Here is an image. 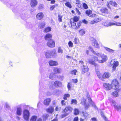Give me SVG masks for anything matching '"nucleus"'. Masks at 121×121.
<instances>
[{"instance_id":"nucleus-59","label":"nucleus","mask_w":121,"mask_h":121,"mask_svg":"<svg viewBox=\"0 0 121 121\" xmlns=\"http://www.w3.org/2000/svg\"><path fill=\"white\" fill-rule=\"evenodd\" d=\"M77 72V71L76 70L74 69L73 70H72L71 72V73L72 74H74L75 75H76V72Z\"/></svg>"},{"instance_id":"nucleus-37","label":"nucleus","mask_w":121,"mask_h":121,"mask_svg":"<svg viewBox=\"0 0 121 121\" xmlns=\"http://www.w3.org/2000/svg\"><path fill=\"white\" fill-rule=\"evenodd\" d=\"M65 5L66 6L69 8L70 9L72 8V7L71 4L69 2H66L65 4Z\"/></svg>"},{"instance_id":"nucleus-49","label":"nucleus","mask_w":121,"mask_h":121,"mask_svg":"<svg viewBox=\"0 0 121 121\" xmlns=\"http://www.w3.org/2000/svg\"><path fill=\"white\" fill-rule=\"evenodd\" d=\"M81 104L82 105H85L86 104V100L85 99H83L81 101Z\"/></svg>"},{"instance_id":"nucleus-4","label":"nucleus","mask_w":121,"mask_h":121,"mask_svg":"<svg viewBox=\"0 0 121 121\" xmlns=\"http://www.w3.org/2000/svg\"><path fill=\"white\" fill-rule=\"evenodd\" d=\"M30 115L29 111L27 109H25L23 112V117L24 119L27 120L29 119Z\"/></svg>"},{"instance_id":"nucleus-25","label":"nucleus","mask_w":121,"mask_h":121,"mask_svg":"<svg viewBox=\"0 0 121 121\" xmlns=\"http://www.w3.org/2000/svg\"><path fill=\"white\" fill-rule=\"evenodd\" d=\"M94 61L93 60H91L89 61V62L91 64L94 65L95 67V68L98 67L99 66V65L98 64H95Z\"/></svg>"},{"instance_id":"nucleus-42","label":"nucleus","mask_w":121,"mask_h":121,"mask_svg":"<svg viewBox=\"0 0 121 121\" xmlns=\"http://www.w3.org/2000/svg\"><path fill=\"white\" fill-rule=\"evenodd\" d=\"M77 103V101L76 99H72L71 100V104H76Z\"/></svg>"},{"instance_id":"nucleus-29","label":"nucleus","mask_w":121,"mask_h":121,"mask_svg":"<svg viewBox=\"0 0 121 121\" xmlns=\"http://www.w3.org/2000/svg\"><path fill=\"white\" fill-rule=\"evenodd\" d=\"M56 76L54 73H51L49 76V78L52 80L56 78Z\"/></svg>"},{"instance_id":"nucleus-64","label":"nucleus","mask_w":121,"mask_h":121,"mask_svg":"<svg viewBox=\"0 0 121 121\" xmlns=\"http://www.w3.org/2000/svg\"><path fill=\"white\" fill-rule=\"evenodd\" d=\"M75 11L76 12L78 13V15H80L81 14V13L78 10V9L77 8H75Z\"/></svg>"},{"instance_id":"nucleus-1","label":"nucleus","mask_w":121,"mask_h":121,"mask_svg":"<svg viewBox=\"0 0 121 121\" xmlns=\"http://www.w3.org/2000/svg\"><path fill=\"white\" fill-rule=\"evenodd\" d=\"M48 86L50 88L52 89H54V82H50L49 83L48 81L47 80L46 81L43 80H40L39 81V85L40 87L39 89V91L40 92L39 96H41V95L40 92V93L41 92V89L44 90V89L48 87Z\"/></svg>"},{"instance_id":"nucleus-17","label":"nucleus","mask_w":121,"mask_h":121,"mask_svg":"<svg viewBox=\"0 0 121 121\" xmlns=\"http://www.w3.org/2000/svg\"><path fill=\"white\" fill-rule=\"evenodd\" d=\"M52 38V35L50 34H47L45 36V39L46 40H48L52 39H51Z\"/></svg>"},{"instance_id":"nucleus-53","label":"nucleus","mask_w":121,"mask_h":121,"mask_svg":"<svg viewBox=\"0 0 121 121\" xmlns=\"http://www.w3.org/2000/svg\"><path fill=\"white\" fill-rule=\"evenodd\" d=\"M117 108H115V109L117 110V111L120 110L121 111V105H117Z\"/></svg>"},{"instance_id":"nucleus-41","label":"nucleus","mask_w":121,"mask_h":121,"mask_svg":"<svg viewBox=\"0 0 121 121\" xmlns=\"http://www.w3.org/2000/svg\"><path fill=\"white\" fill-rule=\"evenodd\" d=\"M87 97L88 100L89 102L90 103H92V102H93V101H92L91 99V98L90 96L89 95H88V94H87Z\"/></svg>"},{"instance_id":"nucleus-33","label":"nucleus","mask_w":121,"mask_h":121,"mask_svg":"<svg viewBox=\"0 0 121 121\" xmlns=\"http://www.w3.org/2000/svg\"><path fill=\"white\" fill-rule=\"evenodd\" d=\"M49 116V115L48 114H43L42 116L43 121H46V120L47 119Z\"/></svg>"},{"instance_id":"nucleus-50","label":"nucleus","mask_w":121,"mask_h":121,"mask_svg":"<svg viewBox=\"0 0 121 121\" xmlns=\"http://www.w3.org/2000/svg\"><path fill=\"white\" fill-rule=\"evenodd\" d=\"M78 38L77 37H75L74 39L73 42L75 44H77L78 43Z\"/></svg>"},{"instance_id":"nucleus-38","label":"nucleus","mask_w":121,"mask_h":121,"mask_svg":"<svg viewBox=\"0 0 121 121\" xmlns=\"http://www.w3.org/2000/svg\"><path fill=\"white\" fill-rule=\"evenodd\" d=\"M103 25L106 27H108L109 26V22L107 21L103 22Z\"/></svg>"},{"instance_id":"nucleus-34","label":"nucleus","mask_w":121,"mask_h":121,"mask_svg":"<svg viewBox=\"0 0 121 121\" xmlns=\"http://www.w3.org/2000/svg\"><path fill=\"white\" fill-rule=\"evenodd\" d=\"M79 111L77 108H75L74 110V114L75 115H78L79 113Z\"/></svg>"},{"instance_id":"nucleus-27","label":"nucleus","mask_w":121,"mask_h":121,"mask_svg":"<svg viewBox=\"0 0 121 121\" xmlns=\"http://www.w3.org/2000/svg\"><path fill=\"white\" fill-rule=\"evenodd\" d=\"M51 57H54L56 56V50H50Z\"/></svg>"},{"instance_id":"nucleus-31","label":"nucleus","mask_w":121,"mask_h":121,"mask_svg":"<svg viewBox=\"0 0 121 121\" xmlns=\"http://www.w3.org/2000/svg\"><path fill=\"white\" fill-rule=\"evenodd\" d=\"M104 48L107 51L111 53H113L114 52V50L111 49L107 47H104Z\"/></svg>"},{"instance_id":"nucleus-3","label":"nucleus","mask_w":121,"mask_h":121,"mask_svg":"<svg viewBox=\"0 0 121 121\" xmlns=\"http://www.w3.org/2000/svg\"><path fill=\"white\" fill-rule=\"evenodd\" d=\"M28 11L27 10L21 9L20 10V16L23 19H26L29 17V15Z\"/></svg>"},{"instance_id":"nucleus-6","label":"nucleus","mask_w":121,"mask_h":121,"mask_svg":"<svg viewBox=\"0 0 121 121\" xmlns=\"http://www.w3.org/2000/svg\"><path fill=\"white\" fill-rule=\"evenodd\" d=\"M79 63L82 65V66H81V67L83 72H84V73L87 72L88 71L89 69L88 67L86 66L83 65L84 63L83 61L81 60L80 61H79Z\"/></svg>"},{"instance_id":"nucleus-55","label":"nucleus","mask_w":121,"mask_h":121,"mask_svg":"<svg viewBox=\"0 0 121 121\" xmlns=\"http://www.w3.org/2000/svg\"><path fill=\"white\" fill-rule=\"evenodd\" d=\"M68 45L70 47H73V43L71 41H69L68 43Z\"/></svg>"},{"instance_id":"nucleus-13","label":"nucleus","mask_w":121,"mask_h":121,"mask_svg":"<svg viewBox=\"0 0 121 121\" xmlns=\"http://www.w3.org/2000/svg\"><path fill=\"white\" fill-rule=\"evenodd\" d=\"M44 15L42 12L38 13L36 15L37 19L38 20H41L43 17Z\"/></svg>"},{"instance_id":"nucleus-44","label":"nucleus","mask_w":121,"mask_h":121,"mask_svg":"<svg viewBox=\"0 0 121 121\" xmlns=\"http://www.w3.org/2000/svg\"><path fill=\"white\" fill-rule=\"evenodd\" d=\"M37 119V117L36 116H32L31 119L30 121H36Z\"/></svg>"},{"instance_id":"nucleus-35","label":"nucleus","mask_w":121,"mask_h":121,"mask_svg":"<svg viewBox=\"0 0 121 121\" xmlns=\"http://www.w3.org/2000/svg\"><path fill=\"white\" fill-rule=\"evenodd\" d=\"M70 24L71 25L72 27L73 28H76V24L75 22L73 21L72 22L71 21Z\"/></svg>"},{"instance_id":"nucleus-63","label":"nucleus","mask_w":121,"mask_h":121,"mask_svg":"<svg viewBox=\"0 0 121 121\" xmlns=\"http://www.w3.org/2000/svg\"><path fill=\"white\" fill-rule=\"evenodd\" d=\"M92 103H90L93 106L94 108L95 109H97V107L96 106V105H95L94 103L93 102H92Z\"/></svg>"},{"instance_id":"nucleus-28","label":"nucleus","mask_w":121,"mask_h":121,"mask_svg":"<svg viewBox=\"0 0 121 121\" xmlns=\"http://www.w3.org/2000/svg\"><path fill=\"white\" fill-rule=\"evenodd\" d=\"M51 100L50 98H48L45 99L44 101V103L45 105H48L49 104Z\"/></svg>"},{"instance_id":"nucleus-24","label":"nucleus","mask_w":121,"mask_h":121,"mask_svg":"<svg viewBox=\"0 0 121 121\" xmlns=\"http://www.w3.org/2000/svg\"><path fill=\"white\" fill-rule=\"evenodd\" d=\"M100 11L103 13L105 14L108 13V9L106 8H103L100 9Z\"/></svg>"},{"instance_id":"nucleus-18","label":"nucleus","mask_w":121,"mask_h":121,"mask_svg":"<svg viewBox=\"0 0 121 121\" xmlns=\"http://www.w3.org/2000/svg\"><path fill=\"white\" fill-rule=\"evenodd\" d=\"M61 82L58 81H55L54 82V85L56 87L61 86Z\"/></svg>"},{"instance_id":"nucleus-47","label":"nucleus","mask_w":121,"mask_h":121,"mask_svg":"<svg viewBox=\"0 0 121 121\" xmlns=\"http://www.w3.org/2000/svg\"><path fill=\"white\" fill-rule=\"evenodd\" d=\"M109 3L113 5L115 7H117V3L115 2H113L112 1H110Z\"/></svg>"},{"instance_id":"nucleus-21","label":"nucleus","mask_w":121,"mask_h":121,"mask_svg":"<svg viewBox=\"0 0 121 121\" xmlns=\"http://www.w3.org/2000/svg\"><path fill=\"white\" fill-rule=\"evenodd\" d=\"M95 72L98 78L101 80L102 76H101L100 73L98 69V67L95 68Z\"/></svg>"},{"instance_id":"nucleus-46","label":"nucleus","mask_w":121,"mask_h":121,"mask_svg":"<svg viewBox=\"0 0 121 121\" xmlns=\"http://www.w3.org/2000/svg\"><path fill=\"white\" fill-rule=\"evenodd\" d=\"M92 12L90 10H87L85 12L86 14L88 15V16H89V15L91 14Z\"/></svg>"},{"instance_id":"nucleus-52","label":"nucleus","mask_w":121,"mask_h":121,"mask_svg":"<svg viewBox=\"0 0 121 121\" xmlns=\"http://www.w3.org/2000/svg\"><path fill=\"white\" fill-rule=\"evenodd\" d=\"M92 58V60H93L94 61H98V58L97 57L94 56Z\"/></svg>"},{"instance_id":"nucleus-20","label":"nucleus","mask_w":121,"mask_h":121,"mask_svg":"<svg viewBox=\"0 0 121 121\" xmlns=\"http://www.w3.org/2000/svg\"><path fill=\"white\" fill-rule=\"evenodd\" d=\"M37 4V1L36 0H31L30 5L32 7H34Z\"/></svg>"},{"instance_id":"nucleus-10","label":"nucleus","mask_w":121,"mask_h":121,"mask_svg":"<svg viewBox=\"0 0 121 121\" xmlns=\"http://www.w3.org/2000/svg\"><path fill=\"white\" fill-rule=\"evenodd\" d=\"M110 75L108 73H105L102 76L101 80L104 81L105 78H108L110 76Z\"/></svg>"},{"instance_id":"nucleus-62","label":"nucleus","mask_w":121,"mask_h":121,"mask_svg":"<svg viewBox=\"0 0 121 121\" xmlns=\"http://www.w3.org/2000/svg\"><path fill=\"white\" fill-rule=\"evenodd\" d=\"M89 49L94 54H95V52L93 50V49L91 47H89Z\"/></svg>"},{"instance_id":"nucleus-39","label":"nucleus","mask_w":121,"mask_h":121,"mask_svg":"<svg viewBox=\"0 0 121 121\" xmlns=\"http://www.w3.org/2000/svg\"><path fill=\"white\" fill-rule=\"evenodd\" d=\"M62 16L60 15V14H58V20L59 21V22H62Z\"/></svg>"},{"instance_id":"nucleus-32","label":"nucleus","mask_w":121,"mask_h":121,"mask_svg":"<svg viewBox=\"0 0 121 121\" xmlns=\"http://www.w3.org/2000/svg\"><path fill=\"white\" fill-rule=\"evenodd\" d=\"M51 30V28L50 27L48 26L45 28L44 30V32H48Z\"/></svg>"},{"instance_id":"nucleus-22","label":"nucleus","mask_w":121,"mask_h":121,"mask_svg":"<svg viewBox=\"0 0 121 121\" xmlns=\"http://www.w3.org/2000/svg\"><path fill=\"white\" fill-rule=\"evenodd\" d=\"M22 109L21 108L18 107L17 108L16 114L18 116H20L22 113Z\"/></svg>"},{"instance_id":"nucleus-5","label":"nucleus","mask_w":121,"mask_h":121,"mask_svg":"<svg viewBox=\"0 0 121 121\" xmlns=\"http://www.w3.org/2000/svg\"><path fill=\"white\" fill-rule=\"evenodd\" d=\"M73 109V108L70 106H68L66 107L63 110V113H66L69 114L70 113Z\"/></svg>"},{"instance_id":"nucleus-30","label":"nucleus","mask_w":121,"mask_h":121,"mask_svg":"<svg viewBox=\"0 0 121 121\" xmlns=\"http://www.w3.org/2000/svg\"><path fill=\"white\" fill-rule=\"evenodd\" d=\"M45 25V23L44 22L40 23L39 24V27L40 29H42L44 27Z\"/></svg>"},{"instance_id":"nucleus-56","label":"nucleus","mask_w":121,"mask_h":121,"mask_svg":"<svg viewBox=\"0 0 121 121\" xmlns=\"http://www.w3.org/2000/svg\"><path fill=\"white\" fill-rule=\"evenodd\" d=\"M59 79L61 80H63L64 79V77L62 75H60L57 77Z\"/></svg>"},{"instance_id":"nucleus-45","label":"nucleus","mask_w":121,"mask_h":121,"mask_svg":"<svg viewBox=\"0 0 121 121\" xmlns=\"http://www.w3.org/2000/svg\"><path fill=\"white\" fill-rule=\"evenodd\" d=\"M79 32L81 35H83L85 33V31L81 29L80 30Z\"/></svg>"},{"instance_id":"nucleus-14","label":"nucleus","mask_w":121,"mask_h":121,"mask_svg":"<svg viewBox=\"0 0 121 121\" xmlns=\"http://www.w3.org/2000/svg\"><path fill=\"white\" fill-rule=\"evenodd\" d=\"M101 57L102 58V60H99V63H102L106 61L107 60V58L106 56L104 54L101 56Z\"/></svg>"},{"instance_id":"nucleus-7","label":"nucleus","mask_w":121,"mask_h":121,"mask_svg":"<svg viewBox=\"0 0 121 121\" xmlns=\"http://www.w3.org/2000/svg\"><path fill=\"white\" fill-rule=\"evenodd\" d=\"M90 39L92 41V45L96 48H99V44L95 39L93 38H90Z\"/></svg>"},{"instance_id":"nucleus-8","label":"nucleus","mask_w":121,"mask_h":121,"mask_svg":"<svg viewBox=\"0 0 121 121\" xmlns=\"http://www.w3.org/2000/svg\"><path fill=\"white\" fill-rule=\"evenodd\" d=\"M55 42L53 40L51 39L48 41L47 44L49 47L52 48L55 46Z\"/></svg>"},{"instance_id":"nucleus-57","label":"nucleus","mask_w":121,"mask_h":121,"mask_svg":"<svg viewBox=\"0 0 121 121\" xmlns=\"http://www.w3.org/2000/svg\"><path fill=\"white\" fill-rule=\"evenodd\" d=\"M94 21L95 23L98 22L101 20V19L100 18H99L94 19Z\"/></svg>"},{"instance_id":"nucleus-11","label":"nucleus","mask_w":121,"mask_h":121,"mask_svg":"<svg viewBox=\"0 0 121 121\" xmlns=\"http://www.w3.org/2000/svg\"><path fill=\"white\" fill-rule=\"evenodd\" d=\"M110 101V103L111 104L112 106H113L114 108H117V103L115 101L111 98L109 99Z\"/></svg>"},{"instance_id":"nucleus-40","label":"nucleus","mask_w":121,"mask_h":121,"mask_svg":"<svg viewBox=\"0 0 121 121\" xmlns=\"http://www.w3.org/2000/svg\"><path fill=\"white\" fill-rule=\"evenodd\" d=\"M112 95L114 97H117L118 96V93L117 91H114L112 92Z\"/></svg>"},{"instance_id":"nucleus-19","label":"nucleus","mask_w":121,"mask_h":121,"mask_svg":"<svg viewBox=\"0 0 121 121\" xmlns=\"http://www.w3.org/2000/svg\"><path fill=\"white\" fill-rule=\"evenodd\" d=\"M35 26V24L31 23H27L26 25V27L28 29H31Z\"/></svg>"},{"instance_id":"nucleus-15","label":"nucleus","mask_w":121,"mask_h":121,"mask_svg":"<svg viewBox=\"0 0 121 121\" xmlns=\"http://www.w3.org/2000/svg\"><path fill=\"white\" fill-rule=\"evenodd\" d=\"M49 64L51 66L57 65L58 64V63L56 61L51 60L49 62Z\"/></svg>"},{"instance_id":"nucleus-60","label":"nucleus","mask_w":121,"mask_h":121,"mask_svg":"<svg viewBox=\"0 0 121 121\" xmlns=\"http://www.w3.org/2000/svg\"><path fill=\"white\" fill-rule=\"evenodd\" d=\"M5 107L6 108L8 109H9L10 108V107L9 106L8 103L7 102H6L5 103Z\"/></svg>"},{"instance_id":"nucleus-36","label":"nucleus","mask_w":121,"mask_h":121,"mask_svg":"<svg viewBox=\"0 0 121 121\" xmlns=\"http://www.w3.org/2000/svg\"><path fill=\"white\" fill-rule=\"evenodd\" d=\"M70 96V95L68 94H66L64 95L63 99L65 100L67 99V98H69Z\"/></svg>"},{"instance_id":"nucleus-26","label":"nucleus","mask_w":121,"mask_h":121,"mask_svg":"<svg viewBox=\"0 0 121 121\" xmlns=\"http://www.w3.org/2000/svg\"><path fill=\"white\" fill-rule=\"evenodd\" d=\"M53 71L55 73H59L61 71V69L60 68H56L54 69Z\"/></svg>"},{"instance_id":"nucleus-43","label":"nucleus","mask_w":121,"mask_h":121,"mask_svg":"<svg viewBox=\"0 0 121 121\" xmlns=\"http://www.w3.org/2000/svg\"><path fill=\"white\" fill-rule=\"evenodd\" d=\"M116 22L113 21H110L109 22V26L116 25Z\"/></svg>"},{"instance_id":"nucleus-16","label":"nucleus","mask_w":121,"mask_h":121,"mask_svg":"<svg viewBox=\"0 0 121 121\" xmlns=\"http://www.w3.org/2000/svg\"><path fill=\"white\" fill-rule=\"evenodd\" d=\"M54 108L52 107L51 106L46 109V111L48 112L52 113L54 111Z\"/></svg>"},{"instance_id":"nucleus-23","label":"nucleus","mask_w":121,"mask_h":121,"mask_svg":"<svg viewBox=\"0 0 121 121\" xmlns=\"http://www.w3.org/2000/svg\"><path fill=\"white\" fill-rule=\"evenodd\" d=\"M45 56L47 58H50L51 57L50 50H48L46 52Z\"/></svg>"},{"instance_id":"nucleus-48","label":"nucleus","mask_w":121,"mask_h":121,"mask_svg":"<svg viewBox=\"0 0 121 121\" xmlns=\"http://www.w3.org/2000/svg\"><path fill=\"white\" fill-rule=\"evenodd\" d=\"M79 19L78 17L76 16H75L73 17V22H76L78 21V20H79Z\"/></svg>"},{"instance_id":"nucleus-61","label":"nucleus","mask_w":121,"mask_h":121,"mask_svg":"<svg viewBox=\"0 0 121 121\" xmlns=\"http://www.w3.org/2000/svg\"><path fill=\"white\" fill-rule=\"evenodd\" d=\"M81 22H78L77 26H76V28H79L81 26Z\"/></svg>"},{"instance_id":"nucleus-9","label":"nucleus","mask_w":121,"mask_h":121,"mask_svg":"<svg viewBox=\"0 0 121 121\" xmlns=\"http://www.w3.org/2000/svg\"><path fill=\"white\" fill-rule=\"evenodd\" d=\"M39 65H40L39 69L40 72L41 73H43L46 70V68L44 67L43 66H41V61L39 59Z\"/></svg>"},{"instance_id":"nucleus-2","label":"nucleus","mask_w":121,"mask_h":121,"mask_svg":"<svg viewBox=\"0 0 121 121\" xmlns=\"http://www.w3.org/2000/svg\"><path fill=\"white\" fill-rule=\"evenodd\" d=\"M104 88L107 90H110L111 88L114 90L118 89L119 87V84L116 79L113 80L112 82L111 85L109 83H104Z\"/></svg>"},{"instance_id":"nucleus-54","label":"nucleus","mask_w":121,"mask_h":121,"mask_svg":"<svg viewBox=\"0 0 121 121\" xmlns=\"http://www.w3.org/2000/svg\"><path fill=\"white\" fill-rule=\"evenodd\" d=\"M44 6L43 4H40L38 7L39 9L40 10H42Z\"/></svg>"},{"instance_id":"nucleus-12","label":"nucleus","mask_w":121,"mask_h":121,"mask_svg":"<svg viewBox=\"0 0 121 121\" xmlns=\"http://www.w3.org/2000/svg\"><path fill=\"white\" fill-rule=\"evenodd\" d=\"M114 62L112 65H113L112 67V70L113 71H115L116 70V67H117L119 65V62L118 61H115L113 60Z\"/></svg>"},{"instance_id":"nucleus-58","label":"nucleus","mask_w":121,"mask_h":121,"mask_svg":"<svg viewBox=\"0 0 121 121\" xmlns=\"http://www.w3.org/2000/svg\"><path fill=\"white\" fill-rule=\"evenodd\" d=\"M83 8L85 9H87L88 8L87 5L85 3H84L83 4Z\"/></svg>"},{"instance_id":"nucleus-51","label":"nucleus","mask_w":121,"mask_h":121,"mask_svg":"<svg viewBox=\"0 0 121 121\" xmlns=\"http://www.w3.org/2000/svg\"><path fill=\"white\" fill-rule=\"evenodd\" d=\"M58 52L59 53H63V50L61 49L60 47H59L58 48Z\"/></svg>"}]
</instances>
